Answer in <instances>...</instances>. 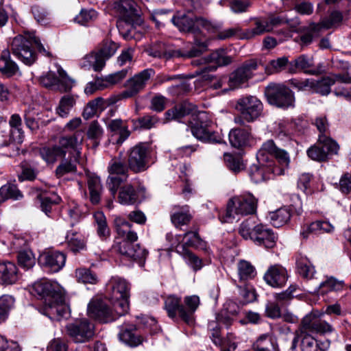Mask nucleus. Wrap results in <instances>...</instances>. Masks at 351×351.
Wrapping results in <instances>:
<instances>
[{
    "mask_svg": "<svg viewBox=\"0 0 351 351\" xmlns=\"http://www.w3.org/2000/svg\"><path fill=\"white\" fill-rule=\"evenodd\" d=\"M30 292L43 300V313L50 319L60 320L69 316L70 309L65 302L64 291L58 283L42 279L32 285Z\"/></svg>",
    "mask_w": 351,
    "mask_h": 351,
    "instance_id": "obj_1",
    "label": "nucleus"
},
{
    "mask_svg": "<svg viewBox=\"0 0 351 351\" xmlns=\"http://www.w3.org/2000/svg\"><path fill=\"white\" fill-rule=\"evenodd\" d=\"M114 225L118 235L123 238L118 245L119 253L134 261L145 260L148 252L138 244L133 245L138 240V235L132 229V225L121 217L114 219Z\"/></svg>",
    "mask_w": 351,
    "mask_h": 351,
    "instance_id": "obj_2",
    "label": "nucleus"
},
{
    "mask_svg": "<svg viewBox=\"0 0 351 351\" xmlns=\"http://www.w3.org/2000/svg\"><path fill=\"white\" fill-rule=\"evenodd\" d=\"M171 21L180 31L194 34V44L202 49H206L207 47L204 31L215 32V27L210 22L203 18L195 16L191 12L178 13L171 19Z\"/></svg>",
    "mask_w": 351,
    "mask_h": 351,
    "instance_id": "obj_3",
    "label": "nucleus"
},
{
    "mask_svg": "<svg viewBox=\"0 0 351 351\" xmlns=\"http://www.w3.org/2000/svg\"><path fill=\"white\" fill-rule=\"evenodd\" d=\"M34 47L45 56H51V53L40 43L34 32L15 36L10 45L12 54L27 65H32L36 60V53Z\"/></svg>",
    "mask_w": 351,
    "mask_h": 351,
    "instance_id": "obj_4",
    "label": "nucleus"
},
{
    "mask_svg": "<svg viewBox=\"0 0 351 351\" xmlns=\"http://www.w3.org/2000/svg\"><path fill=\"white\" fill-rule=\"evenodd\" d=\"M200 304L199 296L187 295L181 300L180 298L169 295L165 300V309L171 319L179 317L188 325L193 324L195 312Z\"/></svg>",
    "mask_w": 351,
    "mask_h": 351,
    "instance_id": "obj_5",
    "label": "nucleus"
},
{
    "mask_svg": "<svg viewBox=\"0 0 351 351\" xmlns=\"http://www.w3.org/2000/svg\"><path fill=\"white\" fill-rule=\"evenodd\" d=\"M239 232L245 239H250L256 245L265 248H273L278 239L272 230L262 223L256 225L251 219L243 221L240 226Z\"/></svg>",
    "mask_w": 351,
    "mask_h": 351,
    "instance_id": "obj_6",
    "label": "nucleus"
},
{
    "mask_svg": "<svg viewBox=\"0 0 351 351\" xmlns=\"http://www.w3.org/2000/svg\"><path fill=\"white\" fill-rule=\"evenodd\" d=\"M257 207V199L250 193L231 198L228 204L225 215H219L222 223L230 222L237 216L254 214Z\"/></svg>",
    "mask_w": 351,
    "mask_h": 351,
    "instance_id": "obj_7",
    "label": "nucleus"
},
{
    "mask_svg": "<svg viewBox=\"0 0 351 351\" xmlns=\"http://www.w3.org/2000/svg\"><path fill=\"white\" fill-rule=\"evenodd\" d=\"M154 75L155 71L151 68L144 69L135 74L125 82L124 84L125 89L120 93L116 98L113 99L111 103L134 97L145 88L147 82Z\"/></svg>",
    "mask_w": 351,
    "mask_h": 351,
    "instance_id": "obj_8",
    "label": "nucleus"
},
{
    "mask_svg": "<svg viewBox=\"0 0 351 351\" xmlns=\"http://www.w3.org/2000/svg\"><path fill=\"white\" fill-rule=\"evenodd\" d=\"M265 95L268 102L273 106L284 109L294 106L293 93L284 85L269 84L265 89Z\"/></svg>",
    "mask_w": 351,
    "mask_h": 351,
    "instance_id": "obj_9",
    "label": "nucleus"
},
{
    "mask_svg": "<svg viewBox=\"0 0 351 351\" xmlns=\"http://www.w3.org/2000/svg\"><path fill=\"white\" fill-rule=\"evenodd\" d=\"M129 169V165L120 158H114L110 161L108 166L110 175L107 179V186L113 197L117 194L121 184L127 180Z\"/></svg>",
    "mask_w": 351,
    "mask_h": 351,
    "instance_id": "obj_10",
    "label": "nucleus"
},
{
    "mask_svg": "<svg viewBox=\"0 0 351 351\" xmlns=\"http://www.w3.org/2000/svg\"><path fill=\"white\" fill-rule=\"evenodd\" d=\"M339 149L338 143L326 134H319L317 143L307 150L309 158L316 161H325L336 155Z\"/></svg>",
    "mask_w": 351,
    "mask_h": 351,
    "instance_id": "obj_11",
    "label": "nucleus"
},
{
    "mask_svg": "<svg viewBox=\"0 0 351 351\" xmlns=\"http://www.w3.org/2000/svg\"><path fill=\"white\" fill-rule=\"evenodd\" d=\"M207 114L205 112L199 113L195 123L192 124L191 130L193 135L198 140L209 143L226 144L221 135L212 131L209 123L206 121Z\"/></svg>",
    "mask_w": 351,
    "mask_h": 351,
    "instance_id": "obj_12",
    "label": "nucleus"
},
{
    "mask_svg": "<svg viewBox=\"0 0 351 351\" xmlns=\"http://www.w3.org/2000/svg\"><path fill=\"white\" fill-rule=\"evenodd\" d=\"M235 108L247 122H252L258 118L263 106L260 99L255 96L247 95L238 99Z\"/></svg>",
    "mask_w": 351,
    "mask_h": 351,
    "instance_id": "obj_13",
    "label": "nucleus"
},
{
    "mask_svg": "<svg viewBox=\"0 0 351 351\" xmlns=\"http://www.w3.org/2000/svg\"><path fill=\"white\" fill-rule=\"evenodd\" d=\"M66 332L75 343H84L90 340L95 335L94 325L86 319H77L68 324Z\"/></svg>",
    "mask_w": 351,
    "mask_h": 351,
    "instance_id": "obj_14",
    "label": "nucleus"
},
{
    "mask_svg": "<svg viewBox=\"0 0 351 351\" xmlns=\"http://www.w3.org/2000/svg\"><path fill=\"white\" fill-rule=\"evenodd\" d=\"M58 75L55 72L49 71L41 75L39 78L40 83L47 87L61 92H66L71 89L73 81L66 75V72L62 69H58Z\"/></svg>",
    "mask_w": 351,
    "mask_h": 351,
    "instance_id": "obj_15",
    "label": "nucleus"
},
{
    "mask_svg": "<svg viewBox=\"0 0 351 351\" xmlns=\"http://www.w3.org/2000/svg\"><path fill=\"white\" fill-rule=\"evenodd\" d=\"M149 151L143 143H138L131 148L128 156V165L134 173L145 171L148 168Z\"/></svg>",
    "mask_w": 351,
    "mask_h": 351,
    "instance_id": "obj_16",
    "label": "nucleus"
},
{
    "mask_svg": "<svg viewBox=\"0 0 351 351\" xmlns=\"http://www.w3.org/2000/svg\"><path fill=\"white\" fill-rule=\"evenodd\" d=\"M258 65V62L255 59L244 62L230 75L228 79L229 86L231 88H235L247 82L253 77L254 71L257 70Z\"/></svg>",
    "mask_w": 351,
    "mask_h": 351,
    "instance_id": "obj_17",
    "label": "nucleus"
},
{
    "mask_svg": "<svg viewBox=\"0 0 351 351\" xmlns=\"http://www.w3.org/2000/svg\"><path fill=\"white\" fill-rule=\"evenodd\" d=\"M89 317L99 322L108 323L115 319V316L111 308L101 300H92L88 305Z\"/></svg>",
    "mask_w": 351,
    "mask_h": 351,
    "instance_id": "obj_18",
    "label": "nucleus"
},
{
    "mask_svg": "<svg viewBox=\"0 0 351 351\" xmlns=\"http://www.w3.org/2000/svg\"><path fill=\"white\" fill-rule=\"evenodd\" d=\"M176 247V252L183 258L185 263L195 272L202 269L205 265L210 263L208 258H201L192 251H191L185 245H178V242L171 244Z\"/></svg>",
    "mask_w": 351,
    "mask_h": 351,
    "instance_id": "obj_19",
    "label": "nucleus"
},
{
    "mask_svg": "<svg viewBox=\"0 0 351 351\" xmlns=\"http://www.w3.org/2000/svg\"><path fill=\"white\" fill-rule=\"evenodd\" d=\"M287 269L280 265H271L264 274L263 279L265 282L274 288L283 287L287 280Z\"/></svg>",
    "mask_w": 351,
    "mask_h": 351,
    "instance_id": "obj_20",
    "label": "nucleus"
},
{
    "mask_svg": "<svg viewBox=\"0 0 351 351\" xmlns=\"http://www.w3.org/2000/svg\"><path fill=\"white\" fill-rule=\"evenodd\" d=\"M65 262L66 255L58 251L43 253L39 258L40 264L52 273L61 270L64 266Z\"/></svg>",
    "mask_w": 351,
    "mask_h": 351,
    "instance_id": "obj_21",
    "label": "nucleus"
},
{
    "mask_svg": "<svg viewBox=\"0 0 351 351\" xmlns=\"http://www.w3.org/2000/svg\"><path fill=\"white\" fill-rule=\"evenodd\" d=\"M304 332L308 333H318L325 335L332 332L334 329L332 326L326 322L315 317L313 315L305 316L302 320V326Z\"/></svg>",
    "mask_w": 351,
    "mask_h": 351,
    "instance_id": "obj_22",
    "label": "nucleus"
},
{
    "mask_svg": "<svg viewBox=\"0 0 351 351\" xmlns=\"http://www.w3.org/2000/svg\"><path fill=\"white\" fill-rule=\"evenodd\" d=\"M84 139V132L82 130L75 131L72 135L64 136L60 138L59 145L62 149H73L76 153L75 161H77L81 156L82 145Z\"/></svg>",
    "mask_w": 351,
    "mask_h": 351,
    "instance_id": "obj_23",
    "label": "nucleus"
},
{
    "mask_svg": "<svg viewBox=\"0 0 351 351\" xmlns=\"http://www.w3.org/2000/svg\"><path fill=\"white\" fill-rule=\"evenodd\" d=\"M21 274L15 263L11 261H0V285L3 286L16 284Z\"/></svg>",
    "mask_w": 351,
    "mask_h": 351,
    "instance_id": "obj_24",
    "label": "nucleus"
},
{
    "mask_svg": "<svg viewBox=\"0 0 351 351\" xmlns=\"http://www.w3.org/2000/svg\"><path fill=\"white\" fill-rule=\"evenodd\" d=\"M335 226L328 221L317 220L302 227L300 234L304 239H308L310 234H331Z\"/></svg>",
    "mask_w": 351,
    "mask_h": 351,
    "instance_id": "obj_25",
    "label": "nucleus"
},
{
    "mask_svg": "<svg viewBox=\"0 0 351 351\" xmlns=\"http://www.w3.org/2000/svg\"><path fill=\"white\" fill-rule=\"evenodd\" d=\"M117 191L118 202L122 205H134L138 202V193L130 183L121 184Z\"/></svg>",
    "mask_w": 351,
    "mask_h": 351,
    "instance_id": "obj_26",
    "label": "nucleus"
},
{
    "mask_svg": "<svg viewBox=\"0 0 351 351\" xmlns=\"http://www.w3.org/2000/svg\"><path fill=\"white\" fill-rule=\"evenodd\" d=\"M108 289L110 291V297L112 299L129 297V285L119 277H112L108 283Z\"/></svg>",
    "mask_w": 351,
    "mask_h": 351,
    "instance_id": "obj_27",
    "label": "nucleus"
},
{
    "mask_svg": "<svg viewBox=\"0 0 351 351\" xmlns=\"http://www.w3.org/2000/svg\"><path fill=\"white\" fill-rule=\"evenodd\" d=\"M271 170L267 167V162L258 160L257 164L251 165L249 169V176L256 184L271 179Z\"/></svg>",
    "mask_w": 351,
    "mask_h": 351,
    "instance_id": "obj_28",
    "label": "nucleus"
},
{
    "mask_svg": "<svg viewBox=\"0 0 351 351\" xmlns=\"http://www.w3.org/2000/svg\"><path fill=\"white\" fill-rule=\"evenodd\" d=\"M296 123L289 120H279L274 124L273 132L280 140L291 139L295 130Z\"/></svg>",
    "mask_w": 351,
    "mask_h": 351,
    "instance_id": "obj_29",
    "label": "nucleus"
},
{
    "mask_svg": "<svg viewBox=\"0 0 351 351\" xmlns=\"http://www.w3.org/2000/svg\"><path fill=\"white\" fill-rule=\"evenodd\" d=\"M290 70L295 72L297 69L303 71L304 73L311 75H318L319 69L313 68V59L306 55H301L290 62Z\"/></svg>",
    "mask_w": 351,
    "mask_h": 351,
    "instance_id": "obj_30",
    "label": "nucleus"
},
{
    "mask_svg": "<svg viewBox=\"0 0 351 351\" xmlns=\"http://www.w3.org/2000/svg\"><path fill=\"white\" fill-rule=\"evenodd\" d=\"M251 136L250 127L244 128H233L229 132V141L232 147L240 148L248 143Z\"/></svg>",
    "mask_w": 351,
    "mask_h": 351,
    "instance_id": "obj_31",
    "label": "nucleus"
},
{
    "mask_svg": "<svg viewBox=\"0 0 351 351\" xmlns=\"http://www.w3.org/2000/svg\"><path fill=\"white\" fill-rule=\"evenodd\" d=\"M114 9L126 21L138 15L136 4L134 0H119L114 3Z\"/></svg>",
    "mask_w": 351,
    "mask_h": 351,
    "instance_id": "obj_32",
    "label": "nucleus"
},
{
    "mask_svg": "<svg viewBox=\"0 0 351 351\" xmlns=\"http://www.w3.org/2000/svg\"><path fill=\"white\" fill-rule=\"evenodd\" d=\"M197 62V64H202L206 63H214L215 65L212 66L213 69H215L217 66L228 65L232 62L230 56H226L223 51H216L206 56L204 58H201L195 61Z\"/></svg>",
    "mask_w": 351,
    "mask_h": 351,
    "instance_id": "obj_33",
    "label": "nucleus"
},
{
    "mask_svg": "<svg viewBox=\"0 0 351 351\" xmlns=\"http://www.w3.org/2000/svg\"><path fill=\"white\" fill-rule=\"evenodd\" d=\"M254 27L249 28L241 35L242 39H252L257 36L262 35L270 32V27L267 24V19L263 18H255Z\"/></svg>",
    "mask_w": 351,
    "mask_h": 351,
    "instance_id": "obj_34",
    "label": "nucleus"
},
{
    "mask_svg": "<svg viewBox=\"0 0 351 351\" xmlns=\"http://www.w3.org/2000/svg\"><path fill=\"white\" fill-rule=\"evenodd\" d=\"M66 151L62 149L60 145L44 147L40 149L41 158L48 164L55 163L58 158H64Z\"/></svg>",
    "mask_w": 351,
    "mask_h": 351,
    "instance_id": "obj_35",
    "label": "nucleus"
},
{
    "mask_svg": "<svg viewBox=\"0 0 351 351\" xmlns=\"http://www.w3.org/2000/svg\"><path fill=\"white\" fill-rule=\"evenodd\" d=\"M254 351H280L276 341L269 334H263L258 337L252 344Z\"/></svg>",
    "mask_w": 351,
    "mask_h": 351,
    "instance_id": "obj_36",
    "label": "nucleus"
},
{
    "mask_svg": "<svg viewBox=\"0 0 351 351\" xmlns=\"http://www.w3.org/2000/svg\"><path fill=\"white\" fill-rule=\"evenodd\" d=\"M106 126L112 132L117 133L119 135L117 140V144H121L130 135L128 126L123 124V121L121 119L110 120Z\"/></svg>",
    "mask_w": 351,
    "mask_h": 351,
    "instance_id": "obj_37",
    "label": "nucleus"
},
{
    "mask_svg": "<svg viewBox=\"0 0 351 351\" xmlns=\"http://www.w3.org/2000/svg\"><path fill=\"white\" fill-rule=\"evenodd\" d=\"M0 71L9 77L19 72L18 65L10 58L9 51H3L0 56Z\"/></svg>",
    "mask_w": 351,
    "mask_h": 351,
    "instance_id": "obj_38",
    "label": "nucleus"
},
{
    "mask_svg": "<svg viewBox=\"0 0 351 351\" xmlns=\"http://www.w3.org/2000/svg\"><path fill=\"white\" fill-rule=\"evenodd\" d=\"M93 218L98 237L101 240H106L110 235V230L108 226L105 215L101 211H97L94 213Z\"/></svg>",
    "mask_w": 351,
    "mask_h": 351,
    "instance_id": "obj_39",
    "label": "nucleus"
},
{
    "mask_svg": "<svg viewBox=\"0 0 351 351\" xmlns=\"http://www.w3.org/2000/svg\"><path fill=\"white\" fill-rule=\"evenodd\" d=\"M344 287V282L338 280L335 278L330 276L327 277L326 280L320 283L317 288V293L320 295H326L331 291H339L343 290Z\"/></svg>",
    "mask_w": 351,
    "mask_h": 351,
    "instance_id": "obj_40",
    "label": "nucleus"
},
{
    "mask_svg": "<svg viewBox=\"0 0 351 351\" xmlns=\"http://www.w3.org/2000/svg\"><path fill=\"white\" fill-rule=\"evenodd\" d=\"M239 280L245 282L252 280L256 276L255 267L245 260H240L237 265Z\"/></svg>",
    "mask_w": 351,
    "mask_h": 351,
    "instance_id": "obj_41",
    "label": "nucleus"
},
{
    "mask_svg": "<svg viewBox=\"0 0 351 351\" xmlns=\"http://www.w3.org/2000/svg\"><path fill=\"white\" fill-rule=\"evenodd\" d=\"M81 66L85 69H93L95 71H101L105 66L104 59L97 53H91L86 55L81 62Z\"/></svg>",
    "mask_w": 351,
    "mask_h": 351,
    "instance_id": "obj_42",
    "label": "nucleus"
},
{
    "mask_svg": "<svg viewBox=\"0 0 351 351\" xmlns=\"http://www.w3.org/2000/svg\"><path fill=\"white\" fill-rule=\"evenodd\" d=\"M268 217L271 224L275 227H280L287 223L291 217L289 210L286 208H280L275 211L270 212Z\"/></svg>",
    "mask_w": 351,
    "mask_h": 351,
    "instance_id": "obj_43",
    "label": "nucleus"
},
{
    "mask_svg": "<svg viewBox=\"0 0 351 351\" xmlns=\"http://www.w3.org/2000/svg\"><path fill=\"white\" fill-rule=\"evenodd\" d=\"M104 135V129L96 121H92L87 130L86 136L87 138L93 142V147L97 148L100 144V141Z\"/></svg>",
    "mask_w": 351,
    "mask_h": 351,
    "instance_id": "obj_44",
    "label": "nucleus"
},
{
    "mask_svg": "<svg viewBox=\"0 0 351 351\" xmlns=\"http://www.w3.org/2000/svg\"><path fill=\"white\" fill-rule=\"evenodd\" d=\"M119 339L125 344L136 347L141 344L144 339L136 333L133 329H125L119 334Z\"/></svg>",
    "mask_w": 351,
    "mask_h": 351,
    "instance_id": "obj_45",
    "label": "nucleus"
},
{
    "mask_svg": "<svg viewBox=\"0 0 351 351\" xmlns=\"http://www.w3.org/2000/svg\"><path fill=\"white\" fill-rule=\"evenodd\" d=\"M68 248L74 253H77L86 248V243L81 236L76 232H68L66 236Z\"/></svg>",
    "mask_w": 351,
    "mask_h": 351,
    "instance_id": "obj_46",
    "label": "nucleus"
},
{
    "mask_svg": "<svg viewBox=\"0 0 351 351\" xmlns=\"http://www.w3.org/2000/svg\"><path fill=\"white\" fill-rule=\"evenodd\" d=\"M297 269L299 274L306 279H311L315 270L310 261L306 257H301L297 260Z\"/></svg>",
    "mask_w": 351,
    "mask_h": 351,
    "instance_id": "obj_47",
    "label": "nucleus"
},
{
    "mask_svg": "<svg viewBox=\"0 0 351 351\" xmlns=\"http://www.w3.org/2000/svg\"><path fill=\"white\" fill-rule=\"evenodd\" d=\"M104 104V99L101 97L88 101L83 110L82 117L86 120L93 118L96 114L98 109L103 108Z\"/></svg>",
    "mask_w": 351,
    "mask_h": 351,
    "instance_id": "obj_48",
    "label": "nucleus"
},
{
    "mask_svg": "<svg viewBox=\"0 0 351 351\" xmlns=\"http://www.w3.org/2000/svg\"><path fill=\"white\" fill-rule=\"evenodd\" d=\"M278 147H277L272 140H269L264 143L257 155V160L263 162L271 161L269 158V155L273 157Z\"/></svg>",
    "mask_w": 351,
    "mask_h": 351,
    "instance_id": "obj_49",
    "label": "nucleus"
},
{
    "mask_svg": "<svg viewBox=\"0 0 351 351\" xmlns=\"http://www.w3.org/2000/svg\"><path fill=\"white\" fill-rule=\"evenodd\" d=\"M14 298L10 295L0 297V320L3 322L8 317L10 311L14 308Z\"/></svg>",
    "mask_w": 351,
    "mask_h": 351,
    "instance_id": "obj_50",
    "label": "nucleus"
},
{
    "mask_svg": "<svg viewBox=\"0 0 351 351\" xmlns=\"http://www.w3.org/2000/svg\"><path fill=\"white\" fill-rule=\"evenodd\" d=\"M0 196L4 200L8 199L19 200L21 199L23 195L16 185L7 184L0 188Z\"/></svg>",
    "mask_w": 351,
    "mask_h": 351,
    "instance_id": "obj_51",
    "label": "nucleus"
},
{
    "mask_svg": "<svg viewBox=\"0 0 351 351\" xmlns=\"http://www.w3.org/2000/svg\"><path fill=\"white\" fill-rule=\"evenodd\" d=\"M110 300L112 304V309L114 316L115 319L120 316L124 315L129 309V302L128 298H121L117 299H112L110 298Z\"/></svg>",
    "mask_w": 351,
    "mask_h": 351,
    "instance_id": "obj_52",
    "label": "nucleus"
},
{
    "mask_svg": "<svg viewBox=\"0 0 351 351\" xmlns=\"http://www.w3.org/2000/svg\"><path fill=\"white\" fill-rule=\"evenodd\" d=\"M301 350L302 351H317L319 344L316 340L308 333L304 332L302 328L300 330Z\"/></svg>",
    "mask_w": 351,
    "mask_h": 351,
    "instance_id": "obj_53",
    "label": "nucleus"
},
{
    "mask_svg": "<svg viewBox=\"0 0 351 351\" xmlns=\"http://www.w3.org/2000/svg\"><path fill=\"white\" fill-rule=\"evenodd\" d=\"M191 219V215L187 206L182 207L180 210L174 211L171 217L172 223L176 226L186 224Z\"/></svg>",
    "mask_w": 351,
    "mask_h": 351,
    "instance_id": "obj_54",
    "label": "nucleus"
},
{
    "mask_svg": "<svg viewBox=\"0 0 351 351\" xmlns=\"http://www.w3.org/2000/svg\"><path fill=\"white\" fill-rule=\"evenodd\" d=\"M17 258L19 265L27 270L32 268L36 263V258L31 250L19 252Z\"/></svg>",
    "mask_w": 351,
    "mask_h": 351,
    "instance_id": "obj_55",
    "label": "nucleus"
},
{
    "mask_svg": "<svg viewBox=\"0 0 351 351\" xmlns=\"http://www.w3.org/2000/svg\"><path fill=\"white\" fill-rule=\"evenodd\" d=\"M75 103V101L73 97L69 95L64 96L56 108L57 114L61 117H66Z\"/></svg>",
    "mask_w": 351,
    "mask_h": 351,
    "instance_id": "obj_56",
    "label": "nucleus"
},
{
    "mask_svg": "<svg viewBox=\"0 0 351 351\" xmlns=\"http://www.w3.org/2000/svg\"><path fill=\"white\" fill-rule=\"evenodd\" d=\"M118 47L119 46L116 43L106 40L103 42L98 53L106 63V61L115 53Z\"/></svg>",
    "mask_w": 351,
    "mask_h": 351,
    "instance_id": "obj_57",
    "label": "nucleus"
},
{
    "mask_svg": "<svg viewBox=\"0 0 351 351\" xmlns=\"http://www.w3.org/2000/svg\"><path fill=\"white\" fill-rule=\"evenodd\" d=\"M75 276L79 282L86 284H96L98 281L97 275L86 268L76 269Z\"/></svg>",
    "mask_w": 351,
    "mask_h": 351,
    "instance_id": "obj_58",
    "label": "nucleus"
},
{
    "mask_svg": "<svg viewBox=\"0 0 351 351\" xmlns=\"http://www.w3.org/2000/svg\"><path fill=\"white\" fill-rule=\"evenodd\" d=\"M128 71L129 70L128 69H124L121 71L106 75L104 77H101L104 85H106L105 88L121 82L128 75Z\"/></svg>",
    "mask_w": 351,
    "mask_h": 351,
    "instance_id": "obj_59",
    "label": "nucleus"
},
{
    "mask_svg": "<svg viewBox=\"0 0 351 351\" xmlns=\"http://www.w3.org/2000/svg\"><path fill=\"white\" fill-rule=\"evenodd\" d=\"M342 19L343 16L341 12L337 11L332 12L328 18L324 19L320 23L317 25L318 28L330 29L335 27L341 23Z\"/></svg>",
    "mask_w": 351,
    "mask_h": 351,
    "instance_id": "obj_60",
    "label": "nucleus"
},
{
    "mask_svg": "<svg viewBox=\"0 0 351 351\" xmlns=\"http://www.w3.org/2000/svg\"><path fill=\"white\" fill-rule=\"evenodd\" d=\"M76 171L77 166L75 163L71 160L64 159L62 160L56 167L55 173L58 178H61L67 173H75Z\"/></svg>",
    "mask_w": 351,
    "mask_h": 351,
    "instance_id": "obj_61",
    "label": "nucleus"
},
{
    "mask_svg": "<svg viewBox=\"0 0 351 351\" xmlns=\"http://www.w3.org/2000/svg\"><path fill=\"white\" fill-rule=\"evenodd\" d=\"M97 16V13L95 10L82 9L79 14L75 17L74 21L80 25H86L95 21Z\"/></svg>",
    "mask_w": 351,
    "mask_h": 351,
    "instance_id": "obj_62",
    "label": "nucleus"
},
{
    "mask_svg": "<svg viewBox=\"0 0 351 351\" xmlns=\"http://www.w3.org/2000/svg\"><path fill=\"white\" fill-rule=\"evenodd\" d=\"M287 63L288 58L287 57L272 60L265 66V72L269 75L279 73L284 69Z\"/></svg>",
    "mask_w": 351,
    "mask_h": 351,
    "instance_id": "obj_63",
    "label": "nucleus"
},
{
    "mask_svg": "<svg viewBox=\"0 0 351 351\" xmlns=\"http://www.w3.org/2000/svg\"><path fill=\"white\" fill-rule=\"evenodd\" d=\"M223 156L227 167L232 171L239 172L244 168L240 156L227 153H225Z\"/></svg>",
    "mask_w": 351,
    "mask_h": 351,
    "instance_id": "obj_64",
    "label": "nucleus"
}]
</instances>
